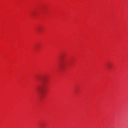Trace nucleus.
Here are the masks:
<instances>
[{
    "label": "nucleus",
    "instance_id": "f257e3e1",
    "mask_svg": "<svg viewBox=\"0 0 128 128\" xmlns=\"http://www.w3.org/2000/svg\"><path fill=\"white\" fill-rule=\"evenodd\" d=\"M44 90V88L42 87H39L37 88V90L41 96L43 94Z\"/></svg>",
    "mask_w": 128,
    "mask_h": 128
}]
</instances>
